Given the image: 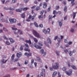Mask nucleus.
I'll use <instances>...</instances> for the list:
<instances>
[{
  "instance_id": "obj_1",
  "label": "nucleus",
  "mask_w": 77,
  "mask_h": 77,
  "mask_svg": "<svg viewBox=\"0 0 77 77\" xmlns=\"http://www.w3.org/2000/svg\"><path fill=\"white\" fill-rule=\"evenodd\" d=\"M33 45L36 48L39 49H41L42 47V44L41 43L39 42L38 43V46L37 44H34Z\"/></svg>"
},
{
  "instance_id": "obj_2",
  "label": "nucleus",
  "mask_w": 77,
  "mask_h": 77,
  "mask_svg": "<svg viewBox=\"0 0 77 77\" xmlns=\"http://www.w3.org/2000/svg\"><path fill=\"white\" fill-rule=\"evenodd\" d=\"M25 45L26 46V48H25L24 49V50L25 51H28V52H30V49H29V45L27 43L25 44Z\"/></svg>"
},
{
  "instance_id": "obj_3",
  "label": "nucleus",
  "mask_w": 77,
  "mask_h": 77,
  "mask_svg": "<svg viewBox=\"0 0 77 77\" xmlns=\"http://www.w3.org/2000/svg\"><path fill=\"white\" fill-rule=\"evenodd\" d=\"M56 66H53L52 67L53 69H57L59 68V63H55Z\"/></svg>"
},
{
  "instance_id": "obj_4",
  "label": "nucleus",
  "mask_w": 77,
  "mask_h": 77,
  "mask_svg": "<svg viewBox=\"0 0 77 77\" xmlns=\"http://www.w3.org/2000/svg\"><path fill=\"white\" fill-rule=\"evenodd\" d=\"M33 35H34L35 37H37V38H39V34L36 31H35V30H33Z\"/></svg>"
},
{
  "instance_id": "obj_5",
  "label": "nucleus",
  "mask_w": 77,
  "mask_h": 77,
  "mask_svg": "<svg viewBox=\"0 0 77 77\" xmlns=\"http://www.w3.org/2000/svg\"><path fill=\"white\" fill-rule=\"evenodd\" d=\"M9 21H10V23L12 24V23H16L17 20L15 19H9Z\"/></svg>"
},
{
  "instance_id": "obj_6",
  "label": "nucleus",
  "mask_w": 77,
  "mask_h": 77,
  "mask_svg": "<svg viewBox=\"0 0 77 77\" xmlns=\"http://www.w3.org/2000/svg\"><path fill=\"white\" fill-rule=\"evenodd\" d=\"M72 72V69H70L69 70L68 72V71H66L65 72V73H66V74L68 75H70L71 74Z\"/></svg>"
},
{
  "instance_id": "obj_7",
  "label": "nucleus",
  "mask_w": 77,
  "mask_h": 77,
  "mask_svg": "<svg viewBox=\"0 0 77 77\" xmlns=\"http://www.w3.org/2000/svg\"><path fill=\"white\" fill-rule=\"evenodd\" d=\"M0 20H0V21H2L3 23L5 22V23H8V19H7L4 20L3 19H2L1 17H0Z\"/></svg>"
},
{
  "instance_id": "obj_8",
  "label": "nucleus",
  "mask_w": 77,
  "mask_h": 77,
  "mask_svg": "<svg viewBox=\"0 0 77 77\" xmlns=\"http://www.w3.org/2000/svg\"><path fill=\"white\" fill-rule=\"evenodd\" d=\"M44 49H42L40 51V53H42V54H43V56H45L46 54V53L44 52Z\"/></svg>"
},
{
  "instance_id": "obj_9",
  "label": "nucleus",
  "mask_w": 77,
  "mask_h": 77,
  "mask_svg": "<svg viewBox=\"0 0 77 77\" xmlns=\"http://www.w3.org/2000/svg\"><path fill=\"white\" fill-rule=\"evenodd\" d=\"M24 55L25 56H27L28 57H29V56H32V53H28L26 52L25 53Z\"/></svg>"
},
{
  "instance_id": "obj_10",
  "label": "nucleus",
  "mask_w": 77,
  "mask_h": 77,
  "mask_svg": "<svg viewBox=\"0 0 77 77\" xmlns=\"http://www.w3.org/2000/svg\"><path fill=\"white\" fill-rule=\"evenodd\" d=\"M28 8L27 7H26L25 8H24V7H21L20 8V10L22 11V10L23 11H27V10Z\"/></svg>"
},
{
  "instance_id": "obj_11",
  "label": "nucleus",
  "mask_w": 77,
  "mask_h": 77,
  "mask_svg": "<svg viewBox=\"0 0 77 77\" xmlns=\"http://www.w3.org/2000/svg\"><path fill=\"white\" fill-rule=\"evenodd\" d=\"M16 56L17 57H18V58H19L20 57H21V53H17L16 54Z\"/></svg>"
},
{
  "instance_id": "obj_12",
  "label": "nucleus",
  "mask_w": 77,
  "mask_h": 77,
  "mask_svg": "<svg viewBox=\"0 0 77 77\" xmlns=\"http://www.w3.org/2000/svg\"><path fill=\"white\" fill-rule=\"evenodd\" d=\"M68 2H71H71V4H72V6L74 5L75 3L74 2V0H68Z\"/></svg>"
},
{
  "instance_id": "obj_13",
  "label": "nucleus",
  "mask_w": 77,
  "mask_h": 77,
  "mask_svg": "<svg viewBox=\"0 0 77 77\" xmlns=\"http://www.w3.org/2000/svg\"><path fill=\"white\" fill-rule=\"evenodd\" d=\"M43 8L44 9H45L46 8H47V4L46 2H45L43 4Z\"/></svg>"
},
{
  "instance_id": "obj_14",
  "label": "nucleus",
  "mask_w": 77,
  "mask_h": 77,
  "mask_svg": "<svg viewBox=\"0 0 77 77\" xmlns=\"http://www.w3.org/2000/svg\"><path fill=\"white\" fill-rule=\"evenodd\" d=\"M25 42H26V43L29 44H32V42H31V41H30V40H25Z\"/></svg>"
},
{
  "instance_id": "obj_15",
  "label": "nucleus",
  "mask_w": 77,
  "mask_h": 77,
  "mask_svg": "<svg viewBox=\"0 0 77 77\" xmlns=\"http://www.w3.org/2000/svg\"><path fill=\"white\" fill-rule=\"evenodd\" d=\"M36 16V14L34 13V16H31V20L32 21H33L34 18H35V17Z\"/></svg>"
},
{
  "instance_id": "obj_16",
  "label": "nucleus",
  "mask_w": 77,
  "mask_h": 77,
  "mask_svg": "<svg viewBox=\"0 0 77 77\" xmlns=\"http://www.w3.org/2000/svg\"><path fill=\"white\" fill-rule=\"evenodd\" d=\"M58 22L59 23V25L60 27H61L62 26V21L58 20Z\"/></svg>"
},
{
  "instance_id": "obj_17",
  "label": "nucleus",
  "mask_w": 77,
  "mask_h": 77,
  "mask_svg": "<svg viewBox=\"0 0 77 77\" xmlns=\"http://www.w3.org/2000/svg\"><path fill=\"white\" fill-rule=\"evenodd\" d=\"M32 18V15H29V17L28 19H26V21H30V20L31 18Z\"/></svg>"
},
{
  "instance_id": "obj_18",
  "label": "nucleus",
  "mask_w": 77,
  "mask_h": 77,
  "mask_svg": "<svg viewBox=\"0 0 77 77\" xmlns=\"http://www.w3.org/2000/svg\"><path fill=\"white\" fill-rule=\"evenodd\" d=\"M9 39L11 43H13V42H15V41L13 40V39L12 38H9Z\"/></svg>"
},
{
  "instance_id": "obj_19",
  "label": "nucleus",
  "mask_w": 77,
  "mask_h": 77,
  "mask_svg": "<svg viewBox=\"0 0 77 77\" xmlns=\"http://www.w3.org/2000/svg\"><path fill=\"white\" fill-rule=\"evenodd\" d=\"M57 74V72H54L53 75H52V76L53 77H55Z\"/></svg>"
},
{
  "instance_id": "obj_20",
  "label": "nucleus",
  "mask_w": 77,
  "mask_h": 77,
  "mask_svg": "<svg viewBox=\"0 0 77 77\" xmlns=\"http://www.w3.org/2000/svg\"><path fill=\"white\" fill-rule=\"evenodd\" d=\"M47 42L49 44H51V40H50V38H48L47 40Z\"/></svg>"
},
{
  "instance_id": "obj_21",
  "label": "nucleus",
  "mask_w": 77,
  "mask_h": 77,
  "mask_svg": "<svg viewBox=\"0 0 77 77\" xmlns=\"http://www.w3.org/2000/svg\"><path fill=\"white\" fill-rule=\"evenodd\" d=\"M77 12L73 13V19H74L75 18V16L76 15V14H77Z\"/></svg>"
},
{
  "instance_id": "obj_22",
  "label": "nucleus",
  "mask_w": 77,
  "mask_h": 77,
  "mask_svg": "<svg viewBox=\"0 0 77 77\" xmlns=\"http://www.w3.org/2000/svg\"><path fill=\"white\" fill-rule=\"evenodd\" d=\"M7 61H8V60H6L5 61V60L4 59L1 60V62H2L3 63H6Z\"/></svg>"
},
{
  "instance_id": "obj_23",
  "label": "nucleus",
  "mask_w": 77,
  "mask_h": 77,
  "mask_svg": "<svg viewBox=\"0 0 77 77\" xmlns=\"http://www.w3.org/2000/svg\"><path fill=\"white\" fill-rule=\"evenodd\" d=\"M21 16L22 18H25V14H24V13L22 14L21 15Z\"/></svg>"
},
{
  "instance_id": "obj_24",
  "label": "nucleus",
  "mask_w": 77,
  "mask_h": 77,
  "mask_svg": "<svg viewBox=\"0 0 77 77\" xmlns=\"http://www.w3.org/2000/svg\"><path fill=\"white\" fill-rule=\"evenodd\" d=\"M15 57V54H13L11 57V59L12 60H13Z\"/></svg>"
},
{
  "instance_id": "obj_25",
  "label": "nucleus",
  "mask_w": 77,
  "mask_h": 77,
  "mask_svg": "<svg viewBox=\"0 0 77 77\" xmlns=\"http://www.w3.org/2000/svg\"><path fill=\"white\" fill-rule=\"evenodd\" d=\"M72 68H73L74 69H77V68H76V67L74 65H72L71 66Z\"/></svg>"
},
{
  "instance_id": "obj_26",
  "label": "nucleus",
  "mask_w": 77,
  "mask_h": 77,
  "mask_svg": "<svg viewBox=\"0 0 77 77\" xmlns=\"http://www.w3.org/2000/svg\"><path fill=\"white\" fill-rule=\"evenodd\" d=\"M56 11L54 10L53 11V14H54V15L52 17V18H55V17H56V15L55 14V13H56Z\"/></svg>"
},
{
  "instance_id": "obj_27",
  "label": "nucleus",
  "mask_w": 77,
  "mask_h": 77,
  "mask_svg": "<svg viewBox=\"0 0 77 77\" xmlns=\"http://www.w3.org/2000/svg\"><path fill=\"white\" fill-rule=\"evenodd\" d=\"M66 9H67V7L65 6L64 8V11L65 12H66Z\"/></svg>"
},
{
  "instance_id": "obj_28",
  "label": "nucleus",
  "mask_w": 77,
  "mask_h": 77,
  "mask_svg": "<svg viewBox=\"0 0 77 77\" xmlns=\"http://www.w3.org/2000/svg\"><path fill=\"white\" fill-rule=\"evenodd\" d=\"M16 12H21V10L20 9H17L16 10Z\"/></svg>"
},
{
  "instance_id": "obj_29",
  "label": "nucleus",
  "mask_w": 77,
  "mask_h": 77,
  "mask_svg": "<svg viewBox=\"0 0 77 77\" xmlns=\"http://www.w3.org/2000/svg\"><path fill=\"white\" fill-rule=\"evenodd\" d=\"M43 32H44L45 34H47V30H45V29H44L43 30Z\"/></svg>"
},
{
  "instance_id": "obj_30",
  "label": "nucleus",
  "mask_w": 77,
  "mask_h": 77,
  "mask_svg": "<svg viewBox=\"0 0 77 77\" xmlns=\"http://www.w3.org/2000/svg\"><path fill=\"white\" fill-rule=\"evenodd\" d=\"M34 24L35 27H38V24H37V23H36V22H35L34 23Z\"/></svg>"
},
{
  "instance_id": "obj_31",
  "label": "nucleus",
  "mask_w": 77,
  "mask_h": 77,
  "mask_svg": "<svg viewBox=\"0 0 77 77\" xmlns=\"http://www.w3.org/2000/svg\"><path fill=\"white\" fill-rule=\"evenodd\" d=\"M69 53L70 56H72V52L71 51H69Z\"/></svg>"
},
{
  "instance_id": "obj_32",
  "label": "nucleus",
  "mask_w": 77,
  "mask_h": 77,
  "mask_svg": "<svg viewBox=\"0 0 77 77\" xmlns=\"http://www.w3.org/2000/svg\"><path fill=\"white\" fill-rule=\"evenodd\" d=\"M28 63H29V61L27 60H26L24 63L25 65H27V64H28Z\"/></svg>"
},
{
  "instance_id": "obj_33",
  "label": "nucleus",
  "mask_w": 77,
  "mask_h": 77,
  "mask_svg": "<svg viewBox=\"0 0 77 77\" xmlns=\"http://www.w3.org/2000/svg\"><path fill=\"white\" fill-rule=\"evenodd\" d=\"M34 41H35V42H38V40L36 38H33Z\"/></svg>"
},
{
  "instance_id": "obj_34",
  "label": "nucleus",
  "mask_w": 77,
  "mask_h": 77,
  "mask_svg": "<svg viewBox=\"0 0 77 77\" xmlns=\"http://www.w3.org/2000/svg\"><path fill=\"white\" fill-rule=\"evenodd\" d=\"M37 61H38V62H42L41 60V59H40V58H37Z\"/></svg>"
},
{
  "instance_id": "obj_35",
  "label": "nucleus",
  "mask_w": 77,
  "mask_h": 77,
  "mask_svg": "<svg viewBox=\"0 0 77 77\" xmlns=\"http://www.w3.org/2000/svg\"><path fill=\"white\" fill-rule=\"evenodd\" d=\"M43 75H44V73L43 72H41L40 75V77H43Z\"/></svg>"
},
{
  "instance_id": "obj_36",
  "label": "nucleus",
  "mask_w": 77,
  "mask_h": 77,
  "mask_svg": "<svg viewBox=\"0 0 77 77\" xmlns=\"http://www.w3.org/2000/svg\"><path fill=\"white\" fill-rule=\"evenodd\" d=\"M58 77H61V74H60V72H58Z\"/></svg>"
},
{
  "instance_id": "obj_37",
  "label": "nucleus",
  "mask_w": 77,
  "mask_h": 77,
  "mask_svg": "<svg viewBox=\"0 0 77 77\" xmlns=\"http://www.w3.org/2000/svg\"><path fill=\"white\" fill-rule=\"evenodd\" d=\"M40 10V7H37L36 8V11H38V10Z\"/></svg>"
},
{
  "instance_id": "obj_38",
  "label": "nucleus",
  "mask_w": 77,
  "mask_h": 77,
  "mask_svg": "<svg viewBox=\"0 0 77 77\" xmlns=\"http://www.w3.org/2000/svg\"><path fill=\"white\" fill-rule=\"evenodd\" d=\"M23 50V47L21 46L20 48V51H22Z\"/></svg>"
},
{
  "instance_id": "obj_39",
  "label": "nucleus",
  "mask_w": 77,
  "mask_h": 77,
  "mask_svg": "<svg viewBox=\"0 0 77 77\" xmlns=\"http://www.w3.org/2000/svg\"><path fill=\"white\" fill-rule=\"evenodd\" d=\"M50 10H51V7H50L49 8L47 9V11L48 12H49L50 11Z\"/></svg>"
},
{
  "instance_id": "obj_40",
  "label": "nucleus",
  "mask_w": 77,
  "mask_h": 77,
  "mask_svg": "<svg viewBox=\"0 0 77 77\" xmlns=\"http://www.w3.org/2000/svg\"><path fill=\"white\" fill-rule=\"evenodd\" d=\"M5 44H7V45H10V43H9V42L8 41L6 42Z\"/></svg>"
},
{
  "instance_id": "obj_41",
  "label": "nucleus",
  "mask_w": 77,
  "mask_h": 77,
  "mask_svg": "<svg viewBox=\"0 0 77 77\" xmlns=\"http://www.w3.org/2000/svg\"><path fill=\"white\" fill-rule=\"evenodd\" d=\"M56 53L57 56H59V52L58 51H56Z\"/></svg>"
},
{
  "instance_id": "obj_42",
  "label": "nucleus",
  "mask_w": 77,
  "mask_h": 77,
  "mask_svg": "<svg viewBox=\"0 0 77 77\" xmlns=\"http://www.w3.org/2000/svg\"><path fill=\"white\" fill-rule=\"evenodd\" d=\"M44 43L45 45H46V46H47V47H49V45H48L47 44V42H45Z\"/></svg>"
},
{
  "instance_id": "obj_43",
  "label": "nucleus",
  "mask_w": 77,
  "mask_h": 77,
  "mask_svg": "<svg viewBox=\"0 0 77 77\" xmlns=\"http://www.w3.org/2000/svg\"><path fill=\"white\" fill-rule=\"evenodd\" d=\"M62 69L63 71H66V67H64L62 68Z\"/></svg>"
},
{
  "instance_id": "obj_44",
  "label": "nucleus",
  "mask_w": 77,
  "mask_h": 77,
  "mask_svg": "<svg viewBox=\"0 0 77 77\" xmlns=\"http://www.w3.org/2000/svg\"><path fill=\"white\" fill-rule=\"evenodd\" d=\"M12 29L13 30H17V28H14L13 27H12Z\"/></svg>"
},
{
  "instance_id": "obj_45",
  "label": "nucleus",
  "mask_w": 77,
  "mask_h": 77,
  "mask_svg": "<svg viewBox=\"0 0 77 77\" xmlns=\"http://www.w3.org/2000/svg\"><path fill=\"white\" fill-rule=\"evenodd\" d=\"M59 9V6H56V10H58V9Z\"/></svg>"
},
{
  "instance_id": "obj_46",
  "label": "nucleus",
  "mask_w": 77,
  "mask_h": 77,
  "mask_svg": "<svg viewBox=\"0 0 77 77\" xmlns=\"http://www.w3.org/2000/svg\"><path fill=\"white\" fill-rule=\"evenodd\" d=\"M57 41H58V42H60L61 41V39L60 38H58L57 39Z\"/></svg>"
},
{
  "instance_id": "obj_47",
  "label": "nucleus",
  "mask_w": 77,
  "mask_h": 77,
  "mask_svg": "<svg viewBox=\"0 0 77 77\" xmlns=\"http://www.w3.org/2000/svg\"><path fill=\"white\" fill-rule=\"evenodd\" d=\"M12 3H16V2H17V0H12Z\"/></svg>"
},
{
  "instance_id": "obj_48",
  "label": "nucleus",
  "mask_w": 77,
  "mask_h": 77,
  "mask_svg": "<svg viewBox=\"0 0 77 77\" xmlns=\"http://www.w3.org/2000/svg\"><path fill=\"white\" fill-rule=\"evenodd\" d=\"M52 18V16L51 15H50L49 16V20H50Z\"/></svg>"
},
{
  "instance_id": "obj_49",
  "label": "nucleus",
  "mask_w": 77,
  "mask_h": 77,
  "mask_svg": "<svg viewBox=\"0 0 77 77\" xmlns=\"http://www.w3.org/2000/svg\"><path fill=\"white\" fill-rule=\"evenodd\" d=\"M44 11H43L40 12V14L41 15H42V14L44 13Z\"/></svg>"
},
{
  "instance_id": "obj_50",
  "label": "nucleus",
  "mask_w": 77,
  "mask_h": 77,
  "mask_svg": "<svg viewBox=\"0 0 77 77\" xmlns=\"http://www.w3.org/2000/svg\"><path fill=\"white\" fill-rule=\"evenodd\" d=\"M64 52L66 53H68V49H66L64 51Z\"/></svg>"
},
{
  "instance_id": "obj_51",
  "label": "nucleus",
  "mask_w": 77,
  "mask_h": 77,
  "mask_svg": "<svg viewBox=\"0 0 77 77\" xmlns=\"http://www.w3.org/2000/svg\"><path fill=\"white\" fill-rule=\"evenodd\" d=\"M4 9H5V10H8V9H9V8H6V7H5L4 8Z\"/></svg>"
},
{
  "instance_id": "obj_52",
  "label": "nucleus",
  "mask_w": 77,
  "mask_h": 77,
  "mask_svg": "<svg viewBox=\"0 0 77 77\" xmlns=\"http://www.w3.org/2000/svg\"><path fill=\"white\" fill-rule=\"evenodd\" d=\"M47 33H49L50 32V28H48V29H47Z\"/></svg>"
},
{
  "instance_id": "obj_53",
  "label": "nucleus",
  "mask_w": 77,
  "mask_h": 77,
  "mask_svg": "<svg viewBox=\"0 0 77 77\" xmlns=\"http://www.w3.org/2000/svg\"><path fill=\"white\" fill-rule=\"evenodd\" d=\"M3 38L4 39H6V40H7L8 38H6V36H5V35H4L3 36Z\"/></svg>"
},
{
  "instance_id": "obj_54",
  "label": "nucleus",
  "mask_w": 77,
  "mask_h": 77,
  "mask_svg": "<svg viewBox=\"0 0 77 77\" xmlns=\"http://www.w3.org/2000/svg\"><path fill=\"white\" fill-rule=\"evenodd\" d=\"M57 38H58V36H57L55 37L54 40H56L57 39Z\"/></svg>"
},
{
  "instance_id": "obj_55",
  "label": "nucleus",
  "mask_w": 77,
  "mask_h": 77,
  "mask_svg": "<svg viewBox=\"0 0 77 77\" xmlns=\"http://www.w3.org/2000/svg\"><path fill=\"white\" fill-rule=\"evenodd\" d=\"M71 60L72 62H73V61H74V59L73 57H72V58H71Z\"/></svg>"
},
{
  "instance_id": "obj_56",
  "label": "nucleus",
  "mask_w": 77,
  "mask_h": 77,
  "mask_svg": "<svg viewBox=\"0 0 77 77\" xmlns=\"http://www.w3.org/2000/svg\"><path fill=\"white\" fill-rule=\"evenodd\" d=\"M9 2H10V0H8L6 1V2H5V3H9Z\"/></svg>"
},
{
  "instance_id": "obj_57",
  "label": "nucleus",
  "mask_w": 77,
  "mask_h": 77,
  "mask_svg": "<svg viewBox=\"0 0 77 77\" xmlns=\"http://www.w3.org/2000/svg\"><path fill=\"white\" fill-rule=\"evenodd\" d=\"M25 0H23V1H24V2H25V3H27V2H29V0H26V1H25Z\"/></svg>"
},
{
  "instance_id": "obj_58",
  "label": "nucleus",
  "mask_w": 77,
  "mask_h": 77,
  "mask_svg": "<svg viewBox=\"0 0 77 77\" xmlns=\"http://www.w3.org/2000/svg\"><path fill=\"white\" fill-rule=\"evenodd\" d=\"M34 62V59H32L31 60V63L32 64V63H33Z\"/></svg>"
},
{
  "instance_id": "obj_59",
  "label": "nucleus",
  "mask_w": 77,
  "mask_h": 77,
  "mask_svg": "<svg viewBox=\"0 0 77 77\" xmlns=\"http://www.w3.org/2000/svg\"><path fill=\"white\" fill-rule=\"evenodd\" d=\"M38 18H42V15H40L39 17H38Z\"/></svg>"
},
{
  "instance_id": "obj_60",
  "label": "nucleus",
  "mask_w": 77,
  "mask_h": 77,
  "mask_svg": "<svg viewBox=\"0 0 77 77\" xmlns=\"http://www.w3.org/2000/svg\"><path fill=\"white\" fill-rule=\"evenodd\" d=\"M71 32H72V33L73 32H74V30L73 29H71L70 30Z\"/></svg>"
},
{
  "instance_id": "obj_61",
  "label": "nucleus",
  "mask_w": 77,
  "mask_h": 77,
  "mask_svg": "<svg viewBox=\"0 0 77 77\" xmlns=\"http://www.w3.org/2000/svg\"><path fill=\"white\" fill-rule=\"evenodd\" d=\"M3 30H4L5 31V32L8 31V30H7V29H6V28H5L4 27L3 28Z\"/></svg>"
},
{
  "instance_id": "obj_62",
  "label": "nucleus",
  "mask_w": 77,
  "mask_h": 77,
  "mask_svg": "<svg viewBox=\"0 0 77 77\" xmlns=\"http://www.w3.org/2000/svg\"><path fill=\"white\" fill-rule=\"evenodd\" d=\"M39 27H43V25L42 24H40L39 25Z\"/></svg>"
},
{
  "instance_id": "obj_63",
  "label": "nucleus",
  "mask_w": 77,
  "mask_h": 77,
  "mask_svg": "<svg viewBox=\"0 0 77 77\" xmlns=\"http://www.w3.org/2000/svg\"><path fill=\"white\" fill-rule=\"evenodd\" d=\"M64 42L65 43H67V42H68V41L67 40V39H65L64 40Z\"/></svg>"
},
{
  "instance_id": "obj_64",
  "label": "nucleus",
  "mask_w": 77,
  "mask_h": 77,
  "mask_svg": "<svg viewBox=\"0 0 77 77\" xmlns=\"http://www.w3.org/2000/svg\"><path fill=\"white\" fill-rule=\"evenodd\" d=\"M71 44H72V42H68V44L69 45H71Z\"/></svg>"
}]
</instances>
